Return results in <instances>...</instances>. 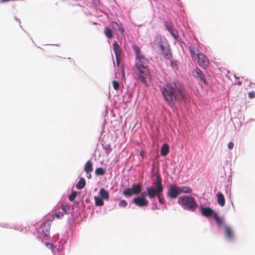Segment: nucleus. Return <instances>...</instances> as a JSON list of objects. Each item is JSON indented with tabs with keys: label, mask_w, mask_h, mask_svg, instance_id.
Segmentation results:
<instances>
[{
	"label": "nucleus",
	"mask_w": 255,
	"mask_h": 255,
	"mask_svg": "<svg viewBox=\"0 0 255 255\" xmlns=\"http://www.w3.org/2000/svg\"><path fill=\"white\" fill-rule=\"evenodd\" d=\"M50 226H51V224L48 221L46 222L45 223H42V224L41 225V231L45 236H47L49 234Z\"/></svg>",
	"instance_id": "obj_11"
},
{
	"label": "nucleus",
	"mask_w": 255,
	"mask_h": 255,
	"mask_svg": "<svg viewBox=\"0 0 255 255\" xmlns=\"http://www.w3.org/2000/svg\"><path fill=\"white\" fill-rule=\"evenodd\" d=\"M217 198V203L221 207H223L225 204V199L224 195L219 192L216 194Z\"/></svg>",
	"instance_id": "obj_13"
},
{
	"label": "nucleus",
	"mask_w": 255,
	"mask_h": 255,
	"mask_svg": "<svg viewBox=\"0 0 255 255\" xmlns=\"http://www.w3.org/2000/svg\"><path fill=\"white\" fill-rule=\"evenodd\" d=\"M161 182V177L159 174L157 175L156 179L153 183V185H154L155 188L152 187H148L146 188V191L147 192V195L149 198L152 199L157 196L158 194L162 192L163 187Z\"/></svg>",
	"instance_id": "obj_4"
},
{
	"label": "nucleus",
	"mask_w": 255,
	"mask_h": 255,
	"mask_svg": "<svg viewBox=\"0 0 255 255\" xmlns=\"http://www.w3.org/2000/svg\"><path fill=\"white\" fill-rule=\"evenodd\" d=\"M225 232L227 238L229 240H232L234 238V233L230 226H225Z\"/></svg>",
	"instance_id": "obj_15"
},
{
	"label": "nucleus",
	"mask_w": 255,
	"mask_h": 255,
	"mask_svg": "<svg viewBox=\"0 0 255 255\" xmlns=\"http://www.w3.org/2000/svg\"><path fill=\"white\" fill-rule=\"evenodd\" d=\"M213 215L214 218L218 225L221 226L224 224V221L223 219L219 217L217 213H215Z\"/></svg>",
	"instance_id": "obj_23"
},
{
	"label": "nucleus",
	"mask_w": 255,
	"mask_h": 255,
	"mask_svg": "<svg viewBox=\"0 0 255 255\" xmlns=\"http://www.w3.org/2000/svg\"><path fill=\"white\" fill-rule=\"evenodd\" d=\"M104 33L108 38H112L113 37V33L112 29L109 27H105Z\"/></svg>",
	"instance_id": "obj_24"
},
{
	"label": "nucleus",
	"mask_w": 255,
	"mask_h": 255,
	"mask_svg": "<svg viewBox=\"0 0 255 255\" xmlns=\"http://www.w3.org/2000/svg\"><path fill=\"white\" fill-rule=\"evenodd\" d=\"M148 196L147 195V192H142L140 193V195L139 197L142 198V199H146V196Z\"/></svg>",
	"instance_id": "obj_35"
},
{
	"label": "nucleus",
	"mask_w": 255,
	"mask_h": 255,
	"mask_svg": "<svg viewBox=\"0 0 255 255\" xmlns=\"http://www.w3.org/2000/svg\"><path fill=\"white\" fill-rule=\"evenodd\" d=\"M77 195V193L76 191H73L72 193L69 196L68 199L70 201H73L75 200V198Z\"/></svg>",
	"instance_id": "obj_30"
},
{
	"label": "nucleus",
	"mask_w": 255,
	"mask_h": 255,
	"mask_svg": "<svg viewBox=\"0 0 255 255\" xmlns=\"http://www.w3.org/2000/svg\"><path fill=\"white\" fill-rule=\"evenodd\" d=\"M169 152V146L167 144L164 143L161 148V155L163 156H166Z\"/></svg>",
	"instance_id": "obj_19"
},
{
	"label": "nucleus",
	"mask_w": 255,
	"mask_h": 255,
	"mask_svg": "<svg viewBox=\"0 0 255 255\" xmlns=\"http://www.w3.org/2000/svg\"><path fill=\"white\" fill-rule=\"evenodd\" d=\"M179 189V187L175 185H170L167 192L168 196H169L171 198H176L177 196L180 194V190Z\"/></svg>",
	"instance_id": "obj_7"
},
{
	"label": "nucleus",
	"mask_w": 255,
	"mask_h": 255,
	"mask_svg": "<svg viewBox=\"0 0 255 255\" xmlns=\"http://www.w3.org/2000/svg\"><path fill=\"white\" fill-rule=\"evenodd\" d=\"M95 204L97 206H103L104 205L103 200L99 197H94Z\"/></svg>",
	"instance_id": "obj_28"
},
{
	"label": "nucleus",
	"mask_w": 255,
	"mask_h": 255,
	"mask_svg": "<svg viewBox=\"0 0 255 255\" xmlns=\"http://www.w3.org/2000/svg\"><path fill=\"white\" fill-rule=\"evenodd\" d=\"M113 86L114 89L115 90H117L119 88L120 85L118 81L115 80V81H113Z\"/></svg>",
	"instance_id": "obj_31"
},
{
	"label": "nucleus",
	"mask_w": 255,
	"mask_h": 255,
	"mask_svg": "<svg viewBox=\"0 0 255 255\" xmlns=\"http://www.w3.org/2000/svg\"><path fill=\"white\" fill-rule=\"evenodd\" d=\"M111 26L116 31L118 36H119V35H124V29L122 24L118 23L116 21H112L111 22Z\"/></svg>",
	"instance_id": "obj_8"
},
{
	"label": "nucleus",
	"mask_w": 255,
	"mask_h": 255,
	"mask_svg": "<svg viewBox=\"0 0 255 255\" xmlns=\"http://www.w3.org/2000/svg\"><path fill=\"white\" fill-rule=\"evenodd\" d=\"M191 57L195 59L198 65L201 68L206 69L209 64V61L207 56L199 52V50L194 46L191 45L189 47Z\"/></svg>",
	"instance_id": "obj_3"
},
{
	"label": "nucleus",
	"mask_w": 255,
	"mask_h": 255,
	"mask_svg": "<svg viewBox=\"0 0 255 255\" xmlns=\"http://www.w3.org/2000/svg\"><path fill=\"white\" fill-rule=\"evenodd\" d=\"M132 202L138 207L147 206L148 204V201L146 199H142L139 197L134 198Z\"/></svg>",
	"instance_id": "obj_10"
},
{
	"label": "nucleus",
	"mask_w": 255,
	"mask_h": 255,
	"mask_svg": "<svg viewBox=\"0 0 255 255\" xmlns=\"http://www.w3.org/2000/svg\"><path fill=\"white\" fill-rule=\"evenodd\" d=\"M133 49L134 50L135 53L136 54V58L140 56L141 55H142L143 54L141 53L140 48L139 47L136 45H134L132 46Z\"/></svg>",
	"instance_id": "obj_25"
},
{
	"label": "nucleus",
	"mask_w": 255,
	"mask_h": 255,
	"mask_svg": "<svg viewBox=\"0 0 255 255\" xmlns=\"http://www.w3.org/2000/svg\"><path fill=\"white\" fill-rule=\"evenodd\" d=\"M149 60L142 55L135 58V73L137 79L143 84L147 85V80L150 78V74L148 68Z\"/></svg>",
	"instance_id": "obj_2"
},
{
	"label": "nucleus",
	"mask_w": 255,
	"mask_h": 255,
	"mask_svg": "<svg viewBox=\"0 0 255 255\" xmlns=\"http://www.w3.org/2000/svg\"><path fill=\"white\" fill-rule=\"evenodd\" d=\"M64 213L63 212H56L55 213V215H54V217L57 218H59L60 217H62L64 216Z\"/></svg>",
	"instance_id": "obj_34"
},
{
	"label": "nucleus",
	"mask_w": 255,
	"mask_h": 255,
	"mask_svg": "<svg viewBox=\"0 0 255 255\" xmlns=\"http://www.w3.org/2000/svg\"><path fill=\"white\" fill-rule=\"evenodd\" d=\"M201 212L205 217H209L215 213L214 211L210 207H202L201 208Z\"/></svg>",
	"instance_id": "obj_12"
},
{
	"label": "nucleus",
	"mask_w": 255,
	"mask_h": 255,
	"mask_svg": "<svg viewBox=\"0 0 255 255\" xmlns=\"http://www.w3.org/2000/svg\"><path fill=\"white\" fill-rule=\"evenodd\" d=\"M192 75L196 79H199L204 83L206 82L205 77L201 70L199 68H196L192 72Z\"/></svg>",
	"instance_id": "obj_9"
},
{
	"label": "nucleus",
	"mask_w": 255,
	"mask_h": 255,
	"mask_svg": "<svg viewBox=\"0 0 255 255\" xmlns=\"http://www.w3.org/2000/svg\"><path fill=\"white\" fill-rule=\"evenodd\" d=\"M153 43L155 47L160 49L161 54L165 59H169L171 58L172 55L170 52L169 46L165 42L162 41L160 37H156Z\"/></svg>",
	"instance_id": "obj_5"
},
{
	"label": "nucleus",
	"mask_w": 255,
	"mask_h": 255,
	"mask_svg": "<svg viewBox=\"0 0 255 255\" xmlns=\"http://www.w3.org/2000/svg\"><path fill=\"white\" fill-rule=\"evenodd\" d=\"M95 173L98 176L104 175L105 174V170L102 167H98L96 169Z\"/></svg>",
	"instance_id": "obj_27"
},
{
	"label": "nucleus",
	"mask_w": 255,
	"mask_h": 255,
	"mask_svg": "<svg viewBox=\"0 0 255 255\" xmlns=\"http://www.w3.org/2000/svg\"><path fill=\"white\" fill-rule=\"evenodd\" d=\"M144 153V152H140V154L141 156H143Z\"/></svg>",
	"instance_id": "obj_40"
},
{
	"label": "nucleus",
	"mask_w": 255,
	"mask_h": 255,
	"mask_svg": "<svg viewBox=\"0 0 255 255\" xmlns=\"http://www.w3.org/2000/svg\"><path fill=\"white\" fill-rule=\"evenodd\" d=\"M93 170V163L91 160H89L85 164L84 170L87 173H88L91 172Z\"/></svg>",
	"instance_id": "obj_18"
},
{
	"label": "nucleus",
	"mask_w": 255,
	"mask_h": 255,
	"mask_svg": "<svg viewBox=\"0 0 255 255\" xmlns=\"http://www.w3.org/2000/svg\"><path fill=\"white\" fill-rule=\"evenodd\" d=\"M180 194L183 193H191L192 192V189L188 186H181L179 187Z\"/></svg>",
	"instance_id": "obj_21"
},
{
	"label": "nucleus",
	"mask_w": 255,
	"mask_h": 255,
	"mask_svg": "<svg viewBox=\"0 0 255 255\" xmlns=\"http://www.w3.org/2000/svg\"><path fill=\"white\" fill-rule=\"evenodd\" d=\"M157 197L158 198L159 202L160 203H161V204H163V199H162V193H160L158 194V195H157Z\"/></svg>",
	"instance_id": "obj_32"
},
{
	"label": "nucleus",
	"mask_w": 255,
	"mask_h": 255,
	"mask_svg": "<svg viewBox=\"0 0 255 255\" xmlns=\"http://www.w3.org/2000/svg\"><path fill=\"white\" fill-rule=\"evenodd\" d=\"M61 208L64 211V213H67V212L70 210V206L67 204H62L60 206Z\"/></svg>",
	"instance_id": "obj_29"
},
{
	"label": "nucleus",
	"mask_w": 255,
	"mask_h": 255,
	"mask_svg": "<svg viewBox=\"0 0 255 255\" xmlns=\"http://www.w3.org/2000/svg\"><path fill=\"white\" fill-rule=\"evenodd\" d=\"M86 185V181L83 177H81L76 185V188L78 189H82Z\"/></svg>",
	"instance_id": "obj_20"
},
{
	"label": "nucleus",
	"mask_w": 255,
	"mask_h": 255,
	"mask_svg": "<svg viewBox=\"0 0 255 255\" xmlns=\"http://www.w3.org/2000/svg\"><path fill=\"white\" fill-rule=\"evenodd\" d=\"M171 65L173 67H174V66H177V64L176 61L172 60L171 61Z\"/></svg>",
	"instance_id": "obj_39"
},
{
	"label": "nucleus",
	"mask_w": 255,
	"mask_h": 255,
	"mask_svg": "<svg viewBox=\"0 0 255 255\" xmlns=\"http://www.w3.org/2000/svg\"><path fill=\"white\" fill-rule=\"evenodd\" d=\"M249 97L251 99L254 98L255 97V91H251L248 93Z\"/></svg>",
	"instance_id": "obj_36"
},
{
	"label": "nucleus",
	"mask_w": 255,
	"mask_h": 255,
	"mask_svg": "<svg viewBox=\"0 0 255 255\" xmlns=\"http://www.w3.org/2000/svg\"><path fill=\"white\" fill-rule=\"evenodd\" d=\"M113 50L116 56H121L122 51L117 41H115L113 46Z\"/></svg>",
	"instance_id": "obj_17"
},
{
	"label": "nucleus",
	"mask_w": 255,
	"mask_h": 255,
	"mask_svg": "<svg viewBox=\"0 0 255 255\" xmlns=\"http://www.w3.org/2000/svg\"><path fill=\"white\" fill-rule=\"evenodd\" d=\"M131 189H132V192L133 194L137 195L141 192L142 190V185L139 183L134 184L132 185Z\"/></svg>",
	"instance_id": "obj_16"
},
{
	"label": "nucleus",
	"mask_w": 255,
	"mask_h": 255,
	"mask_svg": "<svg viewBox=\"0 0 255 255\" xmlns=\"http://www.w3.org/2000/svg\"><path fill=\"white\" fill-rule=\"evenodd\" d=\"M99 193L101 196L104 199L108 200L109 199V194L108 192L104 188H101L100 190Z\"/></svg>",
	"instance_id": "obj_22"
},
{
	"label": "nucleus",
	"mask_w": 255,
	"mask_h": 255,
	"mask_svg": "<svg viewBox=\"0 0 255 255\" xmlns=\"http://www.w3.org/2000/svg\"><path fill=\"white\" fill-rule=\"evenodd\" d=\"M127 205H128V203L126 202V201L125 200H122L119 204V206L124 207H126L127 206Z\"/></svg>",
	"instance_id": "obj_33"
},
{
	"label": "nucleus",
	"mask_w": 255,
	"mask_h": 255,
	"mask_svg": "<svg viewBox=\"0 0 255 255\" xmlns=\"http://www.w3.org/2000/svg\"><path fill=\"white\" fill-rule=\"evenodd\" d=\"M166 29L168 30L169 32L171 34L173 37L177 41H179L178 34L176 30L173 29L172 28L170 27L169 26L167 25L166 24H165Z\"/></svg>",
	"instance_id": "obj_14"
},
{
	"label": "nucleus",
	"mask_w": 255,
	"mask_h": 255,
	"mask_svg": "<svg viewBox=\"0 0 255 255\" xmlns=\"http://www.w3.org/2000/svg\"><path fill=\"white\" fill-rule=\"evenodd\" d=\"M116 58L117 64L118 66H119L120 64V63L121 56H118V55L116 56Z\"/></svg>",
	"instance_id": "obj_37"
},
{
	"label": "nucleus",
	"mask_w": 255,
	"mask_h": 255,
	"mask_svg": "<svg viewBox=\"0 0 255 255\" xmlns=\"http://www.w3.org/2000/svg\"><path fill=\"white\" fill-rule=\"evenodd\" d=\"M161 91L165 101L172 108L176 103H185L188 98L184 85L177 80L166 83L161 87Z\"/></svg>",
	"instance_id": "obj_1"
},
{
	"label": "nucleus",
	"mask_w": 255,
	"mask_h": 255,
	"mask_svg": "<svg viewBox=\"0 0 255 255\" xmlns=\"http://www.w3.org/2000/svg\"><path fill=\"white\" fill-rule=\"evenodd\" d=\"M133 194L131 188H127L123 192V195L126 197H131Z\"/></svg>",
	"instance_id": "obj_26"
},
{
	"label": "nucleus",
	"mask_w": 255,
	"mask_h": 255,
	"mask_svg": "<svg viewBox=\"0 0 255 255\" xmlns=\"http://www.w3.org/2000/svg\"><path fill=\"white\" fill-rule=\"evenodd\" d=\"M180 204L186 210L194 211L197 207L195 199L192 196H184L181 199Z\"/></svg>",
	"instance_id": "obj_6"
},
{
	"label": "nucleus",
	"mask_w": 255,
	"mask_h": 255,
	"mask_svg": "<svg viewBox=\"0 0 255 255\" xmlns=\"http://www.w3.org/2000/svg\"><path fill=\"white\" fill-rule=\"evenodd\" d=\"M234 144L232 142H230L228 144V147L229 149H232L234 147Z\"/></svg>",
	"instance_id": "obj_38"
}]
</instances>
